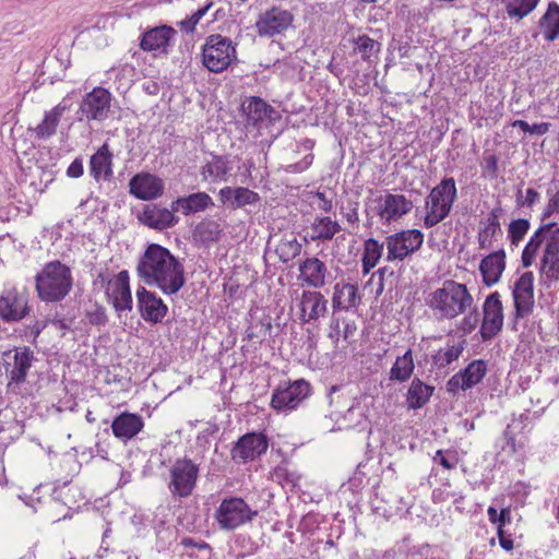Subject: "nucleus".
<instances>
[{
  "label": "nucleus",
  "instance_id": "obj_48",
  "mask_svg": "<svg viewBox=\"0 0 559 559\" xmlns=\"http://www.w3.org/2000/svg\"><path fill=\"white\" fill-rule=\"evenodd\" d=\"M156 532V545L159 550H165L171 546V544L176 540L177 537V531L170 526L167 525L164 521H160L155 526Z\"/></svg>",
  "mask_w": 559,
  "mask_h": 559
},
{
  "label": "nucleus",
  "instance_id": "obj_46",
  "mask_svg": "<svg viewBox=\"0 0 559 559\" xmlns=\"http://www.w3.org/2000/svg\"><path fill=\"white\" fill-rule=\"evenodd\" d=\"M486 372L487 366L484 360H474L464 370L460 371L468 389L478 384Z\"/></svg>",
  "mask_w": 559,
  "mask_h": 559
},
{
  "label": "nucleus",
  "instance_id": "obj_17",
  "mask_svg": "<svg viewBox=\"0 0 559 559\" xmlns=\"http://www.w3.org/2000/svg\"><path fill=\"white\" fill-rule=\"evenodd\" d=\"M484 319L480 326V334L484 341L496 336L503 325V307L499 293H491L483 305Z\"/></svg>",
  "mask_w": 559,
  "mask_h": 559
},
{
  "label": "nucleus",
  "instance_id": "obj_58",
  "mask_svg": "<svg viewBox=\"0 0 559 559\" xmlns=\"http://www.w3.org/2000/svg\"><path fill=\"white\" fill-rule=\"evenodd\" d=\"M484 171L491 178L498 174V157L493 154L488 155L484 159Z\"/></svg>",
  "mask_w": 559,
  "mask_h": 559
},
{
  "label": "nucleus",
  "instance_id": "obj_64",
  "mask_svg": "<svg viewBox=\"0 0 559 559\" xmlns=\"http://www.w3.org/2000/svg\"><path fill=\"white\" fill-rule=\"evenodd\" d=\"M84 168L81 159H74L67 169V175L71 178H79L83 175Z\"/></svg>",
  "mask_w": 559,
  "mask_h": 559
},
{
  "label": "nucleus",
  "instance_id": "obj_15",
  "mask_svg": "<svg viewBox=\"0 0 559 559\" xmlns=\"http://www.w3.org/2000/svg\"><path fill=\"white\" fill-rule=\"evenodd\" d=\"M376 213L382 224H392L400 221L413 209L412 200L404 194L386 193L377 199Z\"/></svg>",
  "mask_w": 559,
  "mask_h": 559
},
{
  "label": "nucleus",
  "instance_id": "obj_63",
  "mask_svg": "<svg viewBox=\"0 0 559 559\" xmlns=\"http://www.w3.org/2000/svg\"><path fill=\"white\" fill-rule=\"evenodd\" d=\"M539 198H540V194L535 189L528 188L526 190L525 200L523 202H520L518 200V203L520 205H525L527 207H533L539 201Z\"/></svg>",
  "mask_w": 559,
  "mask_h": 559
},
{
  "label": "nucleus",
  "instance_id": "obj_33",
  "mask_svg": "<svg viewBox=\"0 0 559 559\" xmlns=\"http://www.w3.org/2000/svg\"><path fill=\"white\" fill-rule=\"evenodd\" d=\"M112 154L108 145L104 144L92 155L90 160V173L95 180L109 179L112 176Z\"/></svg>",
  "mask_w": 559,
  "mask_h": 559
},
{
  "label": "nucleus",
  "instance_id": "obj_6",
  "mask_svg": "<svg viewBox=\"0 0 559 559\" xmlns=\"http://www.w3.org/2000/svg\"><path fill=\"white\" fill-rule=\"evenodd\" d=\"M130 277L128 271H121L112 275L108 270L99 272L94 285L105 290L108 300L120 316L123 311L132 309V296L130 289Z\"/></svg>",
  "mask_w": 559,
  "mask_h": 559
},
{
  "label": "nucleus",
  "instance_id": "obj_40",
  "mask_svg": "<svg viewBox=\"0 0 559 559\" xmlns=\"http://www.w3.org/2000/svg\"><path fill=\"white\" fill-rule=\"evenodd\" d=\"M383 254V243L379 242L374 238H368L364 242L362 252V272L369 273L379 262Z\"/></svg>",
  "mask_w": 559,
  "mask_h": 559
},
{
  "label": "nucleus",
  "instance_id": "obj_45",
  "mask_svg": "<svg viewBox=\"0 0 559 559\" xmlns=\"http://www.w3.org/2000/svg\"><path fill=\"white\" fill-rule=\"evenodd\" d=\"M547 204L542 213V221L550 219L559 213V180H551L546 190Z\"/></svg>",
  "mask_w": 559,
  "mask_h": 559
},
{
  "label": "nucleus",
  "instance_id": "obj_28",
  "mask_svg": "<svg viewBox=\"0 0 559 559\" xmlns=\"http://www.w3.org/2000/svg\"><path fill=\"white\" fill-rule=\"evenodd\" d=\"M214 206L213 199L206 192H195L186 197L177 198L171 202L173 211L180 212L189 216L199 212H204Z\"/></svg>",
  "mask_w": 559,
  "mask_h": 559
},
{
  "label": "nucleus",
  "instance_id": "obj_53",
  "mask_svg": "<svg viewBox=\"0 0 559 559\" xmlns=\"http://www.w3.org/2000/svg\"><path fill=\"white\" fill-rule=\"evenodd\" d=\"M487 513L489 521L497 524L498 527L503 528L504 524L510 522V510L508 508L502 509L500 513H498L493 507H489Z\"/></svg>",
  "mask_w": 559,
  "mask_h": 559
},
{
  "label": "nucleus",
  "instance_id": "obj_55",
  "mask_svg": "<svg viewBox=\"0 0 559 559\" xmlns=\"http://www.w3.org/2000/svg\"><path fill=\"white\" fill-rule=\"evenodd\" d=\"M313 162V155L308 154L306 155L300 162L287 165L285 167V171L288 174H298L307 170Z\"/></svg>",
  "mask_w": 559,
  "mask_h": 559
},
{
  "label": "nucleus",
  "instance_id": "obj_21",
  "mask_svg": "<svg viewBox=\"0 0 559 559\" xmlns=\"http://www.w3.org/2000/svg\"><path fill=\"white\" fill-rule=\"evenodd\" d=\"M266 437L262 433H246L231 449L234 461L247 462L260 456L267 450Z\"/></svg>",
  "mask_w": 559,
  "mask_h": 559
},
{
  "label": "nucleus",
  "instance_id": "obj_20",
  "mask_svg": "<svg viewBox=\"0 0 559 559\" xmlns=\"http://www.w3.org/2000/svg\"><path fill=\"white\" fill-rule=\"evenodd\" d=\"M129 190L130 193L139 200H155L163 194L164 182L155 175L140 173L130 179Z\"/></svg>",
  "mask_w": 559,
  "mask_h": 559
},
{
  "label": "nucleus",
  "instance_id": "obj_23",
  "mask_svg": "<svg viewBox=\"0 0 559 559\" xmlns=\"http://www.w3.org/2000/svg\"><path fill=\"white\" fill-rule=\"evenodd\" d=\"M135 295L141 317L146 322H162L168 310L164 301L157 297L155 293L147 290L145 287H138Z\"/></svg>",
  "mask_w": 559,
  "mask_h": 559
},
{
  "label": "nucleus",
  "instance_id": "obj_32",
  "mask_svg": "<svg viewBox=\"0 0 559 559\" xmlns=\"http://www.w3.org/2000/svg\"><path fill=\"white\" fill-rule=\"evenodd\" d=\"M230 170L231 164L226 156L214 155L201 167L200 174L204 181L221 182L227 180Z\"/></svg>",
  "mask_w": 559,
  "mask_h": 559
},
{
  "label": "nucleus",
  "instance_id": "obj_19",
  "mask_svg": "<svg viewBox=\"0 0 559 559\" xmlns=\"http://www.w3.org/2000/svg\"><path fill=\"white\" fill-rule=\"evenodd\" d=\"M299 319L302 323H310L324 318L328 312V300L318 290H302L299 300Z\"/></svg>",
  "mask_w": 559,
  "mask_h": 559
},
{
  "label": "nucleus",
  "instance_id": "obj_3",
  "mask_svg": "<svg viewBox=\"0 0 559 559\" xmlns=\"http://www.w3.org/2000/svg\"><path fill=\"white\" fill-rule=\"evenodd\" d=\"M426 306L438 321H452L474 308V298L465 284L445 280L425 297Z\"/></svg>",
  "mask_w": 559,
  "mask_h": 559
},
{
  "label": "nucleus",
  "instance_id": "obj_5",
  "mask_svg": "<svg viewBox=\"0 0 559 559\" xmlns=\"http://www.w3.org/2000/svg\"><path fill=\"white\" fill-rule=\"evenodd\" d=\"M456 199L455 180L452 177L442 179L425 200L424 225L429 228L445 219Z\"/></svg>",
  "mask_w": 559,
  "mask_h": 559
},
{
  "label": "nucleus",
  "instance_id": "obj_1",
  "mask_svg": "<svg viewBox=\"0 0 559 559\" xmlns=\"http://www.w3.org/2000/svg\"><path fill=\"white\" fill-rule=\"evenodd\" d=\"M136 275L165 295L177 294L185 285V267L167 248L150 243L136 264Z\"/></svg>",
  "mask_w": 559,
  "mask_h": 559
},
{
  "label": "nucleus",
  "instance_id": "obj_56",
  "mask_svg": "<svg viewBox=\"0 0 559 559\" xmlns=\"http://www.w3.org/2000/svg\"><path fill=\"white\" fill-rule=\"evenodd\" d=\"M181 545L186 548L192 547V548H197L200 551H206L209 554V558L212 555L211 546L203 540H195L191 537H185L181 539Z\"/></svg>",
  "mask_w": 559,
  "mask_h": 559
},
{
  "label": "nucleus",
  "instance_id": "obj_62",
  "mask_svg": "<svg viewBox=\"0 0 559 559\" xmlns=\"http://www.w3.org/2000/svg\"><path fill=\"white\" fill-rule=\"evenodd\" d=\"M433 461L436 463L440 464L441 466H443L445 469H452L456 465V461L450 460L449 457H447L442 450H438L436 452V455L433 456Z\"/></svg>",
  "mask_w": 559,
  "mask_h": 559
},
{
  "label": "nucleus",
  "instance_id": "obj_60",
  "mask_svg": "<svg viewBox=\"0 0 559 559\" xmlns=\"http://www.w3.org/2000/svg\"><path fill=\"white\" fill-rule=\"evenodd\" d=\"M316 198L318 199V210L322 211L323 213H330L333 209L332 200L329 199L324 192L318 191L316 193Z\"/></svg>",
  "mask_w": 559,
  "mask_h": 559
},
{
  "label": "nucleus",
  "instance_id": "obj_34",
  "mask_svg": "<svg viewBox=\"0 0 559 559\" xmlns=\"http://www.w3.org/2000/svg\"><path fill=\"white\" fill-rule=\"evenodd\" d=\"M13 364L7 368L11 382L22 383L32 366L33 352L28 348L17 349L14 353Z\"/></svg>",
  "mask_w": 559,
  "mask_h": 559
},
{
  "label": "nucleus",
  "instance_id": "obj_13",
  "mask_svg": "<svg viewBox=\"0 0 559 559\" xmlns=\"http://www.w3.org/2000/svg\"><path fill=\"white\" fill-rule=\"evenodd\" d=\"M111 99L112 95L108 90L96 86L83 97L80 112L87 121H104L108 118Z\"/></svg>",
  "mask_w": 559,
  "mask_h": 559
},
{
  "label": "nucleus",
  "instance_id": "obj_8",
  "mask_svg": "<svg viewBox=\"0 0 559 559\" xmlns=\"http://www.w3.org/2000/svg\"><path fill=\"white\" fill-rule=\"evenodd\" d=\"M258 514L242 499L237 497L224 499L214 512V520L223 531H235L250 523Z\"/></svg>",
  "mask_w": 559,
  "mask_h": 559
},
{
  "label": "nucleus",
  "instance_id": "obj_11",
  "mask_svg": "<svg viewBox=\"0 0 559 559\" xmlns=\"http://www.w3.org/2000/svg\"><path fill=\"white\" fill-rule=\"evenodd\" d=\"M310 394V384L300 379L294 382L280 384L272 394L271 406L277 411L290 412Z\"/></svg>",
  "mask_w": 559,
  "mask_h": 559
},
{
  "label": "nucleus",
  "instance_id": "obj_31",
  "mask_svg": "<svg viewBox=\"0 0 559 559\" xmlns=\"http://www.w3.org/2000/svg\"><path fill=\"white\" fill-rule=\"evenodd\" d=\"M218 198L224 205L233 209L253 205L260 201V197L257 192L245 187H224L219 190Z\"/></svg>",
  "mask_w": 559,
  "mask_h": 559
},
{
  "label": "nucleus",
  "instance_id": "obj_41",
  "mask_svg": "<svg viewBox=\"0 0 559 559\" xmlns=\"http://www.w3.org/2000/svg\"><path fill=\"white\" fill-rule=\"evenodd\" d=\"M242 110L247 116L248 123L255 126L267 117L271 107L259 97H251L242 104Z\"/></svg>",
  "mask_w": 559,
  "mask_h": 559
},
{
  "label": "nucleus",
  "instance_id": "obj_44",
  "mask_svg": "<svg viewBox=\"0 0 559 559\" xmlns=\"http://www.w3.org/2000/svg\"><path fill=\"white\" fill-rule=\"evenodd\" d=\"M501 2L510 17L521 20L537 7L539 0H501Z\"/></svg>",
  "mask_w": 559,
  "mask_h": 559
},
{
  "label": "nucleus",
  "instance_id": "obj_29",
  "mask_svg": "<svg viewBox=\"0 0 559 559\" xmlns=\"http://www.w3.org/2000/svg\"><path fill=\"white\" fill-rule=\"evenodd\" d=\"M506 269V252L503 249L491 252L485 257L480 264L479 271L483 276V282L486 286L490 287L497 284Z\"/></svg>",
  "mask_w": 559,
  "mask_h": 559
},
{
  "label": "nucleus",
  "instance_id": "obj_26",
  "mask_svg": "<svg viewBox=\"0 0 559 559\" xmlns=\"http://www.w3.org/2000/svg\"><path fill=\"white\" fill-rule=\"evenodd\" d=\"M175 34L176 31L167 25L154 27L142 35L140 47L154 53L165 52Z\"/></svg>",
  "mask_w": 559,
  "mask_h": 559
},
{
  "label": "nucleus",
  "instance_id": "obj_9",
  "mask_svg": "<svg viewBox=\"0 0 559 559\" xmlns=\"http://www.w3.org/2000/svg\"><path fill=\"white\" fill-rule=\"evenodd\" d=\"M168 489L174 497L187 498L195 488L199 465L192 460L177 459L169 469Z\"/></svg>",
  "mask_w": 559,
  "mask_h": 559
},
{
  "label": "nucleus",
  "instance_id": "obj_22",
  "mask_svg": "<svg viewBox=\"0 0 559 559\" xmlns=\"http://www.w3.org/2000/svg\"><path fill=\"white\" fill-rule=\"evenodd\" d=\"M173 207H160L157 204H146L136 214L139 222L152 229L164 230L178 224L179 217L175 215Z\"/></svg>",
  "mask_w": 559,
  "mask_h": 559
},
{
  "label": "nucleus",
  "instance_id": "obj_12",
  "mask_svg": "<svg viewBox=\"0 0 559 559\" xmlns=\"http://www.w3.org/2000/svg\"><path fill=\"white\" fill-rule=\"evenodd\" d=\"M26 292L5 287L0 295V320L7 323L20 322L29 313Z\"/></svg>",
  "mask_w": 559,
  "mask_h": 559
},
{
  "label": "nucleus",
  "instance_id": "obj_51",
  "mask_svg": "<svg viewBox=\"0 0 559 559\" xmlns=\"http://www.w3.org/2000/svg\"><path fill=\"white\" fill-rule=\"evenodd\" d=\"M356 49L364 60H369L380 50V44L367 35L359 36L356 40Z\"/></svg>",
  "mask_w": 559,
  "mask_h": 559
},
{
  "label": "nucleus",
  "instance_id": "obj_18",
  "mask_svg": "<svg viewBox=\"0 0 559 559\" xmlns=\"http://www.w3.org/2000/svg\"><path fill=\"white\" fill-rule=\"evenodd\" d=\"M298 280L306 286L319 289L330 284L332 275L322 260L318 257L304 259L298 266Z\"/></svg>",
  "mask_w": 559,
  "mask_h": 559
},
{
  "label": "nucleus",
  "instance_id": "obj_47",
  "mask_svg": "<svg viewBox=\"0 0 559 559\" xmlns=\"http://www.w3.org/2000/svg\"><path fill=\"white\" fill-rule=\"evenodd\" d=\"M531 223L526 218L512 219L508 225V239L512 247H518L528 233Z\"/></svg>",
  "mask_w": 559,
  "mask_h": 559
},
{
  "label": "nucleus",
  "instance_id": "obj_14",
  "mask_svg": "<svg viewBox=\"0 0 559 559\" xmlns=\"http://www.w3.org/2000/svg\"><path fill=\"white\" fill-rule=\"evenodd\" d=\"M293 21L290 11L274 5L259 15L254 27L260 36L273 37L286 31Z\"/></svg>",
  "mask_w": 559,
  "mask_h": 559
},
{
  "label": "nucleus",
  "instance_id": "obj_38",
  "mask_svg": "<svg viewBox=\"0 0 559 559\" xmlns=\"http://www.w3.org/2000/svg\"><path fill=\"white\" fill-rule=\"evenodd\" d=\"M342 229L337 221L329 216H317L311 224V240L329 241Z\"/></svg>",
  "mask_w": 559,
  "mask_h": 559
},
{
  "label": "nucleus",
  "instance_id": "obj_59",
  "mask_svg": "<svg viewBox=\"0 0 559 559\" xmlns=\"http://www.w3.org/2000/svg\"><path fill=\"white\" fill-rule=\"evenodd\" d=\"M468 386L466 385V382L464 381L462 374L460 372L452 376V378L448 381V391L455 393L459 390L466 391Z\"/></svg>",
  "mask_w": 559,
  "mask_h": 559
},
{
  "label": "nucleus",
  "instance_id": "obj_57",
  "mask_svg": "<svg viewBox=\"0 0 559 559\" xmlns=\"http://www.w3.org/2000/svg\"><path fill=\"white\" fill-rule=\"evenodd\" d=\"M87 318L90 323L94 325H104L107 322L106 312L102 307H97L95 310L88 311Z\"/></svg>",
  "mask_w": 559,
  "mask_h": 559
},
{
  "label": "nucleus",
  "instance_id": "obj_43",
  "mask_svg": "<svg viewBox=\"0 0 559 559\" xmlns=\"http://www.w3.org/2000/svg\"><path fill=\"white\" fill-rule=\"evenodd\" d=\"M134 68L127 63L111 67L107 72V80L104 83L115 82L118 84L117 88L128 87L131 83Z\"/></svg>",
  "mask_w": 559,
  "mask_h": 559
},
{
  "label": "nucleus",
  "instance_id": "obj_54",
  "mask_svg": "<svg viewBox=\"0 0 559 559\" xmlns=\"http://www.w3.org/2000/svg\"><path fill=\"white\" fill-rule=\"evenodd\" d=\"M464 318L463 320L461 321V330L467 334V333H471L472 331H474L476 329V326L478 325V314L476 313L475 311V307L469 310L467 313L463 314Z\"/></svg>",
  "mask_w": 559,
  "mask_h": 559
},
{
  "label": "nucleus",
  "instance_id": "obj_49",
  "mask_svg": "<svg viewBox=\"0 0 559 559\" xmlns=\"http://www.w3.org/2000/svg\"><path fill=\"white\" fill-rule=\"evenodd\" d=\"M462 352V345H448L444 348H440L435 355L433 359L436 365L439 367H445L459 359Z\"/></svg>",
  "mask_w": 559,
  "mask_h": 559
},
{
  "label": "nucleus",
  "instance_id": "obj_27",
  "mask_svg": "<svg viewBox=\"0 0 559 559\" xmlns=\"http://www.w3.org/2000/svg\"><path fill=\"white\" fill-rule=\"evenodd\" d=\"M143 427V418L138 414L129 412L121 413L111 423L114 436L124 442L134 438Z\"/></svg>",
  "mask_w": 559,
  "mask_h": 559
},
{
  "label": "nucleus",
  "instance_id": "obj_25",
  "mask_svg": "<svg viewBox=\"0 0 559 559\" xmlns=\"http://www.w3.org/2000/svg\"><path fill=\"white\" fill-rule=\"evenodd\" d=\"M70 110V104L64 98L50 110L45 111L43 120L29 129L37 140H48L56 134L61 117Z\"/></svg>",
  "mask_w": 559,
  "mask_h": 559
},
{
  "label": "nucleus",
  "instance_id": "obj_52",
  "mask_svg": "<svg viewBox=\"0 0 559 559\" xmlns=\"http://www.w3.org/2000/svg\"><path fill=\"white\" fill-rule=\"evenodd\" d=\"M344 419L350 427H364L366 415L364 406L357 402L354 403L344 414Z\"/></svg>",
  "mask_w": 559,
  "mask_h": 559
},
{
  "label": "nucleus",
  "instance_id": "obj_2",
  "mask_svg": "<svg viewBox=\"0 0 559 559\" xmlns=\"http://www.w3.org/2000/svg\"><path fill=\"white\" fill-rule=\"evenodd\" d=\"M539 258L538 272L547 285L559 281V226L540 225L530 237L521 254L523 267H531Z\"/></svg>",
  "mask_w": 559,
  "mask_h": 559
},
{
  "label": "nucleus",
  "instance_id": "obj_24",
  "mask_svg": "<svg viewBox=\"0 0 559 559\" xmlns=\"http://www.w3.org/2000/svg\"><path fill=\"white\" fill-rule=\"evenodd\" d=\"M360 302L361 296L356 284L341 281L333 286V311H348L350 309L357 308Z\"/></svg>",
  "mask_w": 559,
  "mask_h": 559
},
{
  "label": "nucleus",
  "instance_id": "obj_37",
  "mask_svg": "<svg viewBox=\"0 0 559 559\" xmlns=\"http://www.w3.org/2000/svg\"><path fill=\"white\" fill-rule=\"evenodd\" d=\"M501 234V225L499 222L498 210H492L485 221L480 223L478 231V245L480 249H489L492 247L493 238Z\"/></svg>",
  "mask_w": 559,
  "mask_h": 559
},
{
  "label": "nucleus",
  "instance_id": "obj_50",
  "mask_svg": "<svg viewBox=\"0 0 559 559\" xmlns=\"http://www.w3.org/2000/svg\"><path fill=\"white\" fill-rule=\"evenodd\" d=\"M212 7L213 1L209 0L205 5L198 9L194 13L187 16L185 20L180 21V29L186 33H193L195 31V26L199 24L201 19L210 11Z\"/></svg>",
  "mask_w": 559,
  "mask_h": 559
},
{
  "label": "nucleus",
  "instance_id": "obj_10",
  "mask_svg": "<svg viewBox=\"0 0 559 559\" xmlns=\"http://www.w3.org/2000/svg\"><path fill=\"white\" fill-rule=\"evenodd\" d=\"M424 234L418 229H406L385 238L388 262H402L420 249Z\"/></svg>",
  "mask_w": 559,
  "mask_h": 559
},
{
  "label": "nucleus",
  "instance_id": "obj_35",
  "mask_svg": "<svg viewBox=\"0 0 559 559\" xmlns=\"http://www.w3.org/2000/svg\"><path fill=\"white\" fill-rule=\"evenodd\" d=\"M435 388L428 385L418 378L412 380L411 385L406 393V405L408 409H418L426 405Z\"/></svg>",
  "mask_w": 559,
  "mask_h": 559
},
{
  "label": "nucleus",
  "instance_id": "obj_7",
  "mask_svg": "<svg viewBox=\"0 0 559 559\" xmlns=\"http://www.w3.org/2000/svg\"><path fill=\"white\" fill-rule=\"evenodd\" d=\"M236 60V47L231 39L221 34L210 35L202 48V62L211 72H222Z\"/></svg>",
  "mask_w": 559,
  "mask_h": 559
},
{
  "label": "nucleus",
  "instance_id": "obj_16",
  "mask_svg": "<svg viewBox=\"0 0 559 559\" xmlns=\"http://www.w3.org/2000/svg\"><path fill=\"white\" fill-rule=\"evenodd\" d=\"M512 297L515 319L528 317L534 308V274L524 272L514 283Z\"/></svg>",
  "mask_w": 559,
  "mask_h": 559
},
{
  "label": "nucleus",
  "instance_id": "obj_36",
  "mask_svg": "<svg viewBox=\"0 0 559 559\" xmlns=\"http://www.w3.org/2000/svg\"><path fill=\"white\" fill-rule=\"evenodd\" d=\"M223 227L218 221L204 218L193 229V240L201 245H210L219 240Z\"/></svg>",
  "mask_w": 559,
  "mask_h": 559
},
{
  "label": "nucleus",
  "instance_id": "obj_61",
  "mask_svg": "<svg viewBox=\"0 0 559 559\" xmlns=\"http://www.w3.org/2000/svg\"><path fill=\"white\" fill-rule=\"evenodd\" d=\"M344 217L347 221V223L352 225H357L359 222V215H358V203H349L347 211L344 213Z\"/></svg>",
  "mask_w": 559,
  "mask_h": 559
},
{
  "label": "nucleus",
  "instance_id": "obj_42",
  "mask_svg": "<svg viewBox=\"0 0 559 559\" xmlns=\"http://www.w3.org/2000/svg\"><path fill=\"white\" fill-rule=\"evenodd\" d=\"M543 34L547 40L559 36V5L550 3L542 21Z\"/></svg>",
  "mask_w": 559,
  "mask_h": 559
},
{
  "label": "nucleus",
  "instance_id": "obj_30",
  "mask_svg": "<svg viewBox=\"0 0 559 559\" xmlns=\"http://www.w3.org/2000/svg\"><path fill=\"white\" fill-rule=\"evenodd\" d=\"M269 245L274 246V252L278 260L285 264L293 261L301 252L302 245L298 241L295 233L289 231L283 234L278 239L277 235L270 238Z\"/></svg>",
  "mask_w": 559,
  "mask_h": 559
},
{
  "label": "nucleus",
  "instance_id": "obj_4",
  "mask_svg": "<svg viewBox=\"0 0 559 559\" xmlns=\"http://www.w3.org/2000/svg\"><path fill=\"white\" fill-rule=\"evenodd\" d=\"M36 290L44 301L62 300L71 290L73 278L71 269L60 261H52L36 275Z\"/></svg>",
  "mask_w": 559,
  "mask_h": 559
},
{
  "label": "nucleus",
  "instance_id": "obj_39",
  "mask_svg": "<svg viewBox=\"0 0 559 559\" xmlns=\"http://www.w3.org/2000/svg\"><path fill=\"white\" fill-rule=\"evenodd\" d=\"M415 369L412 349H407L402 356H397L389 373L390 380L405 382L411 379Z\"/></svg>",
  "mask_w": 559,
  "mask_h": 559
}]
</instances>
